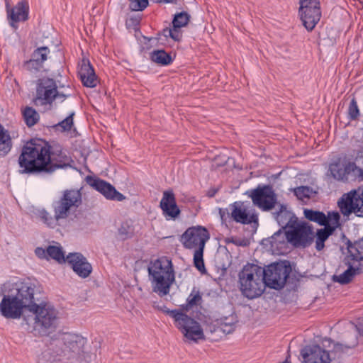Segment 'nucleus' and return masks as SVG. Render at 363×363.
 Here are the masks:
<instances>
[{
	"label": "nucleus",
	"mask_w": 363,
	"mask_h": 363,
	"mask_svg": "<svg viewBox=\"0 0 363 363\" xmlns=\"http://www.w3.org/2000/svg\"><path fill=\"white\" fill-rule=\"evenodd\" d=\"M356 197H358V201L359 203H360V205L362 206H363V189L359 191L358 190H357V196Z\"/></svg>",
	"instance_id": "obj_59"
},
{
	"label": "nucleus",
	"mask_w": 363,
	"mask_h": 363,
	"mask_svg": "<svg viewBox=\"0 0 363 363\" xmlns=\"http://www.w3.org/2000/svg\"><path fill=\"white\" fill-rule=\"evenodd\" d=\"M58 88L55 79L43 77L36 81V94L33 103L36 106L51 105L55 101L54 94Z\"/></svg>",
	"instance_id": "obj_12"
},
{
	"label": "nucleus",
	"mask_w": 363,
	"mask_h": 363,
	"mask_svg": "<svg viewBox=\"0 0 363 363\" xmlns=\"http://www.w3.org/2000/svg\"><path fill=\"white\" fill-rule=\"evenodd\" d=\"M160 208L167 220H175L181 215V209L177 203L175 194L172 189L163 192L160 202Z\"/></svg>",
	"instance_id": "obj_20"
},
{
	"label": "nucleus",
	"mask_w": 363,
	"mask_h": 363,
	"mask_svg": "<svg viewBox=\"0 0 363 363\" xmlns=\"http://www.w3.org/2000/svg\"><path fill=\"white\" fill-rule=\"evenodd\" d=\"M333 233L328 229L323 228L318 229L315 234V249L318 251H321L325 247V242L331 236Z\"/></svg>",
	"instance_id": "obj_39"
},
{
	"label": "nucleus",
	"mask_w": 363,
	"mask_h": 363,
	"mask_svg": "<svg viewBox=\"0 0 363 363\" xmlns=\"http://www.w3.org/2000/svg\"><path fill=\"white\" fill-rule=\"evenodd\" d=\"M286 239L294 247L306 248L314 240L313 227L306 221L298 220L291 229L285 231Z\"/></svg>",
	"instance_id": "obj_8"
},
{
	"label": "nucleus",
	"mask_w": 363,
	"mask_h": 363,
	"mask_svg": "<svg viewBox=\"0 0 363 363\" xmlns=\"http://www.w3.org/2000/svg\"><path fill=\"white\" fill-rule=\"evenodd\" d=\"M24 306L9 289L0 302V315L6 319H20L27 311Z\"/></svg>",
	"instance_id": "obj_14"
},
{
	"label": "nucleus",
	"mask_w": 363,
	"mask_h": 363,
	"mask_svg": "<svg viewBox=\"0 0 363 363\" xmlns=\"http://www.w3.org/2000/svg\"><path fill=\"white\" fill-rule=\"evenodd\" d=\"M342 238L345 240V244L347 246V257L353 259L354 262L362 263L363 262V237L352 242L345 234H342Z\"/></svg>",
	"instance_id": "obj_26"
},
{
	"label": "nucleus",
	"mask_w": 363,
	"mask_h": 363,
	"mask_svg": "<svg viewBox=\"0 0 363 363\" xmlns=\"http://www.w3.org/2000/svg\"><path fill=\"white\" fill-rule=\"evenodd\" d=\"M23 117L28 127L33 126L40 119L39 113L35 108L30 106L26 107L23 111Z\"/></svg>",
	"instance_id": "obj_38"
},
{
	"label": "nucleus",
	"mask_w": 363,
	"mask_h": 363,
	"mask_svg": "<svg viewBox=\"0 0 363 363\" xmlns=\"http://www.w3.org/2000/svg\"><path fill=\"white\" fill-rule=\"evenodd\" d=\"M35 255L43 259H48V257H47V247L45 249L41 247H38L35 248Z\"/></svg>",
	"instance_id": "obj_53"
},
{
	"label": "nucleus",
	"mask_w": 363,
	"mask_h": 363,
	"mask_svg": "<svg viewBox=\"0 0 363 363\" xmlns=\"http://www.w3.org/2000/svg\"><path fill=\"white\" fill-rule=\"evenodd\" d=\"M348 336L350 340H344L343 342H335L330 337H324L322 340V345L324 347H330L333 345L330 351L328 350L329 359L332 362L341 363L346 355H349V351L354 349L359 343L358 337L356 335L349 333Z\"/></svg>",
	"instance_id": "obj_11"
},
{
	"label": "nucleus",
	"mask_w": 363,
	"mask_h": 363,
	"mask_svg": "<svg viewBox=\"0 0 363 363\" xmlns=\"http://www.w3.org/2000/svg\"><path fill=\"white\" fill-rule=\"evenodd\" d=\"M218 213H219L220 217V216H225L226 214L228 216H230V213H228V208H225L224 209V208H219Z\"/></svg>",
	"instance_id": "obj_60"
},
{
	"label": "nucleus",
	"mask_w": 363,
	"mask_h": 363,
	"mask_svg": "<svg viewBox=\"0 0 363 363\" xmlns=\"http://www.w3.org/2000/svg\"><path fill=\"white\" fill-rule=\"evenodd\" d=\"M340 215L337 211H329L325 215L324 228L333 233L340 226Z\"/></svg>",
	"instance_id": "obj_35"
},
{
	"label": "nucleus",
	"mask_w": 363,
	"mask_h": 363,
	"mask_svg": "<svg viewBox=\"0 0 363 363\" xmlns=\"http://www.w3.org/2000/svg\"><path fill=\"white\" fill-rule=\"evenodd\" d=\"M170 263H172V261L167 259V264H163L160 259H155L153 262H151L152 266L147 267L148 275H150V269L151 272H160V274H166L167 269L169 268Z\"/></svg>",
	"instance_id": "obj_43"
},
{
	"label": "nucleus",
	"mask_w": 363,
	"mask_h": 363,
	"mask_svg": "<svg viewBox=\"0 0 363 363\" xmlns=\"http://www.w3.org/2000/svg\"><path fill=\"white\" fill-rule=\"evenodd\" d=\"M191 308H192V307L186 301V303L180 305L179 308L175 309L180 314H179L178 318H174V325L179 323H185V321L186 322L188 320H192L193 318L186 314V312H188Z\"/></svg>",
	"instance_id": "obj_41"
},
{
	"label": "nucleus",
	"mask_w": 363,
	"mask_h": 363,
	"mask_svg": "<svg viewBox=\"0 0 363 363\" xmlns=\"http://www.w3.org/2000/svg\"><path fill=\"white\" fill-rule=\"evenodd\" d=\"M82 203L81 189H65L62 191L60 198L52 203L55 213L53 216L44 208L38 211V216L45 225L53 228L57 225L58 220L66 219L69 216L72 208L77 209Z\"/></svg>",
	"instance_id": "obj_3"
},
{
	"label": "nucleus",
	"mask_w": 363,
	"mask_h": 363,
	"mask_svg": "<svg viewBox=\"0 0 363 363\" xmlns=\"http://www.w3.org/2000/svg\"><path fill=\"white\" fill-rule=\"evenodd\" d=\"M23 67L27 71L33 73L39 72L42 68H43V65L40 63L37 59L32 57L30 60L23 62Z\"/></svg>",
	"instance_id": "obj_46"
},
{
	"label": "nucleus",
	"mask_w": 363,
	"mask_h": 363,
	"mask_svg": "<svg viewBox=\"0 0 363 363\" xmlns=\"http://www.w3.org/2000/svg\"><path fill=\"white\" fill-rule=\"evenodd\" d=\"M231 208L230 216L233 220L242 225H252V231L256 232L259 225L258 215L255 210L251 211L243 206L241 201H235L230 205Z\"/></svg>",
	"instance_id": "obj_18"
},
{
	"label": "nucleus",
	"mask_w": 363,
	"mask_h": 363,
	"mask_svg": "<svg viewBox=\"0 0 363 363\" xmlns=\"http://www.w3.org/2000/svg\"><path fill=\"white\" fill-rule=\"evenodd\" d=\"M157 35L163 36L165 41H167L168 38H171L174 42H181L183 38V34L177 32V30H175L172 25L171 27H166L162 30L158 31Z\"/></svg>",
	"instance_id": "obj_40"
},
{
	"label": "nucleus",
	"mask_w": 363,
	"mask_h": 363,
	"mask_svg": "<svg viewBox=\"0 0 363 363\" xmlns=\"http://www.w3.org/2000/svg\"><path fill=\"white\" fill-rule=\"evenodd\" d=\"M228 317H223L220 319V332L227 335L230 334L235 331V323L227 322Z\"/></svg>",
	"instance_id": "obj_47"
},
{
	"label": "nucleus",
	"mask_w": 363,
	"mask_h": 363,
	"mask_svg": "<svg viewBox=\"0 0 363 363\" xmlns=\"http://www.w3.org/2000/svg\"><path fill=\"white\" fill-rule=\"evenodd\" d=\"M13 292L27 311L33 315L24 316L21 323L35 336H50L57 326V311L43 299L42 289L36 280L23 279L12 284Z\"/></svg>",
	"instance_id": "obj_1"
},
{
	"label": "nucleus",
	"mask_w": 363,
	"mask_h": 363,
	"mask_svg": "<svg viewBox=\"0 0 363 363\" xmlns=\"http://www.w3.org/2000/svg\"><path fill=\"white\" fill-rule=\"evenodd\" d=\"M165 274H160V272H151L150 270L149 279L151 281L153 291L158 292L161 296L169 293L171 286L175 281V272L172 263L169 264Z\"/></svg>",
	"instance_id": "obj_15"
},
{
	"label": "nucleus",
	"mask_w": 363,
	"mask_h": 363,
	"mask_svg": "<svg viewBox=\"0 0 363 363\" xmlns=\"http://www.w3.org/2000/svg\"><path fill=\"white\" fill-rule=\"evenodd\" d=\"M298 13L302 24L312 31L321 18L320 0H299Z\"/></svg>",
	"instance_id": "obj_10"
},
{
	"label": "nucleus",
	"mask_w": 363,
	"mask_h": 363,
	"mask_svg": "<svg viewBox=\"0 0 363 363\" xmlns=\"http://www.w3.org/2000/svg\"><path fill=\"white\" fill-rule=\"evenodd\" d=\"M218 188H210L206 193V196L209 198H213L218 193Z\"/></svg>",
	"instance_id": "obj_57"
},
{
	"label": "nucleus",
	"mask_w": 363,
	"mask_h": 363,
	"mask_svg": "<svg viewBox=\"0 0 363 363\" xmlns=\"http://www.w3.org/2000/svg\"><path fill=\"white\" fill-rule=\"evenodd\" d=\"M237 242V239H235V238H233V237H232V238H227V239L225 240V242H226V243H230V242H231V243L235 244V242Z\"/></svg>",
	"instance_id": "obj_62"
},
{
	"label": "nucleus",
	"mask_w": 363,
	"mask_h": 363,
	"mask_svg": "<svg viewBox=\"0 0 363 363\" xmlns=\"http://www.w3.org/2000/svg\"><path fill=\"white\" fill-rule=\"evenodd\" d=\"M355 328L359 335L363 337V318L357 320Z\"/></svg>",
	"instance_id": "obj_54"
},
{
	"label": "nucleus",
	"mask_w": 363,
	"mask_h": 363,
	"mask_svg": "<svg viewBox=\"0 0 363 363\" xmlns=\"http://www.w3.org/2000/svg\"><path fill=\"white\" fill-rule=\"evenodd\" d=\"M220 220L222 224H225L227 226L226 224V216H220Z\"/></svg>",
	"instance_id": "obj_64"
},
{
	"label": "nucleus",
	"mask_w": 363,
	"mask_h": 363,
	"mask_svg": "<svg viewBox=\"0 0 363 363\" xmlns=\"http://www.w3.org/2000/svg\"><path fill=\"white\" fill-rule=\"evenodd\" d=\"M155 308L162 312L163 313L166 314V315H168L169 316H170L173 320H174V318H178L179 316V314H180L176 310H174V309H169L165 304H162V305H157V306H155Z\"/></svg>",
	"instance_id": "obj_51"
},
{
	"label": "nucleus",
	"mask_w": 363,
	"mask_h": 363,
	"mask_svg": "<svg viewBox=\"0 0 363 363\" xmlns=\"http://www.w3.org/2000/svg\"><path fill=\"white\" fill-rule=\"evenodd\" d=\"M217 324H211L208 325L209 331L211 333L220 331V320H217Z\"/></svg>",
	"instance_id": "obj_55"
},
{
	"label": "nucleus",
	"mask_w": 363,
	"mask_h": 363,
	"mask_svg": "<svg viewBox=\"0 0 363 363\" xmlns=\"http://www.w3.org/2000/svg\"><path fill=\"white\" fill-rule=\"evenodd\" d=\"M346 178L351 176L353 179L363 181V169L359 167L354 162L347 161L345 165Z\"/></svg>",
	"instance_id": "obj_34"
},
{
	"label": "nucleus",
	"mask_w": 363,
	"mask_h": 363,
	"mask_svg": "<svg viewBox=\"0 0 363 363\" xmlns=\"http://www.w3.org/2000/svg\"><path fill=\"white\" fill-rule=\"evenodd\" d=\"M245 194L262 211H272L277 203V195L271 184H259L255 189L247 190Z\"/></svg>",
	"instance_id": "obj_9"
},
{
	"label": "nucleus",
	"mask_w": 363,
	"mask_h": 363,
	"mask_svg": "<svg viewBox=\"0 0 363 363\" xmlns=\"http://www.w3.org/2000/svg\"><path fill=\"white\" fill-rule=\"evenodd\" d=\"M360 115L359 109L355 97H353L350 103L347 110V118L350 121H356Z\"/></svg>",
	"instance_id": "obj_45"
},
{
	"label": "nucleus",
	"mask_w": 363,
	"mask_h": 363,
	"mask_svg": "<svg viewBox=\"0 0 363 363\" xmlns=\"http://www.w3.org/2000/svg\"><path fill=\"white\" fill-rule=\"evenodd\" d=\"M51 339L55 342V345L60 348L67 360L77 358L84 352V347L86 343V338L72 333H57Z\"/></svg>",
	"instance_id": "obj_7"
},
{
	"label": "nucleus",
	"mask_w": 363,
	"mask_h": 363,
	"mask_svg": "<svg viewBox=\"0 0 363 363\" xmlns=\"http://www.w3.org/2000/svg\"><path fill=\"white\" fill-rule=\"evenodd\" d=\"M79 66L78 76L83 86L89 88L96 86L98 77L89 60L88 58H83Z\"/></svg>",
	"instance_id": "obj_23"
},
{
	"label": "nucleus",
	"mask_w": 363,
	"mask_h": 363,
	"mask_svg": "<svg viewBox=\"0 0 363 363\" xmlns=\"http://www.w3.org/2000/svg\"><path fill=\"white\" fill-rule=\"evenodd\" d=\"M191 18V15L187 11H182L180 12H177L172 16L171 25L175 30H177V32L182 33L181 30L182 28L188 26Z\"/></svg>",
	"instance_id": "obj_31"
},
{
	"label": "nucleus",
	"mask_w": 363,
	"mask_h": 363,
	"mask_svg": "<svg viewBox=\"0 0 363 363\" xmlns=\"http://www.w3.org/2000/svg\"><path fill=\"white\" fill-rule=\"evenodd\" d=\"M50 53V49L47 46H42L34 50L31 57L38 60V61L43 65L45 61L48 59Z\"/></svg>",
	"instance_id": "obj_44"
},
{
	"label": "nucleus",
	"mask_w": 363,
	"mask_h": 363,
	"mask_svg": "<svg viewBox=\"0 0 363 363\" xmlns=\"http://www.w3.org/2000/svg\"><path fill=\"white\" fill-rule=\"evenodd\" d=\"M353 259L347 257V255L344 258V263L347 269L340 275L334 274L332 280L334 282L339 283L341 285L350 284L356 275H359L363 272V264L359 263L358 266H354Z\"/></svg>",
	"instance_id": "obj_22"
},
{
	"label": "nucleus",
	"mask_w": 363,
	"mask_h": 363,
	"mask_svg": "<svg viewBox=\"0 0 363 363\" xmlns=\"http://www.w3.org/2000/svg\"><path fill=\"white\" fill-rule=\"evenodd\" d=\"M202 301V295L199 290H196L195 287L193 288L191 294L186 298V301L193 308L199 304Z\"/></svg>",
	"instance_id": "obj_49"
},
{
	"label": "nucleus",
	"mask_w": 363,
	"mask_h": 363,
	"mask_svg": "<svg viewBox=\"0 0 363 363\" xmlns=\"http://www.w3.org/2000/svg\"><path fill=\"white\" fill-rule=\"evenodd\" d=\"M303 216L309 221L314 222L320 226H323L325 222V214L323 211L312 208H304Z\"/></svg>",
	"instance_id": "obj_33"
},
{
	"label": "nucleus",
	"mask_w": 363,
	"mask_h": 363,
	"mask_svg": "<svg viewBox=\"0 0 363 363\" xmlns=\"http://www.w3.org/2000/svg\"><path fill=\"white\" fill-rule=\"evenodd\" d=\"M69 157L60 145H51L41 138H32L22 147L18 163L20 174H51L69 166Z\"/></svg>",
	"instance_id": "obj_2"
},
{
	"label": "nucleus",
	"mask_w": 363,
	"mask_h": 363,
	"mask_svg": "<svg viewBox=\"0 0 363 363\" xmlns=\"http://www.w3.org/2000/svg\"><path fill=\"white\" fill-rule=\"evenodd\" d=\"M48 347L42 352L41 354L38 357V363H67L65 357L62 353L60 348L57 347L51 339Z\"/></svg>",
	"instance_id": "obj_25"
},
{
	"label": "nucleus",
	"mask_w": 363,
	"mask_h": 363,
	"mask_svg": "<svg viewBox=\"0 0 363 363\" xmlns=\"http://www.w3.org/2000/svg\"><path fill=\"white\" fill-rule=\"evenodd\" d=\"M346 160L343 162H341V158L338 157L329 165L328 171L330 173V176L335 180L337 181H347L348 178H346L345 165Z\"/></svg>",
	"instance_id": "obj_28"
},
{
	"label": "nucleus",
	"mask_w": 363,
	"mask_h": 363,
	"mask_svg": "<svg viewBox=\"0 0 363 363\" xmlns=\"http://www.w3.org/2000/svg\"><path fill=\"white\" fill-rule=\"evenodd\" d=\"M205 247H198L194 253L193 264L194 267L201 274H206L207 269L205 267L203 259V252Z\"/></svg>",
	"instance_id": "obj_37"
},
{
	"label": "nucleus",
	"mask_w": 363,
	"mask_h": 363,
	"mask_svg": "<svg viewBox=\"0 0 363 363\" xmlns=\"http://www.w3.org/2000/svg\"><path fill=\"white\" fill-rule=\"evenodd\" d=\"M12 141L10 134L4 127L0 124V156H6L11 150Z\"/></svg>",
	"instance_id": "obj_32"
},
{
	"label": "nucleus",
	"mask_w": 363,
	"mask_h": 363,
	"mask_svg": "<svg viewBox=\"0 0 363 363\" xmlns=\"http://www.w3.org/2000/svg\"><path fill=\"white\" fill-rule=\"evenodd\" d=\"M152 38H153V40L157 41V45H163V46L166 45V41L164 40V39H162V36L157 35V33L156 34L155 37H152Z\"/></svg>",
	"instance_id": "obj_58"
},
{
	"label": "nucleus",
	"mask_w": 363,
	"mask_h": 363,
	"mask_svg": "<svg viewBox=\"0 0 363 363\" xmlns=\"http://www.w3.org/2000/svg\"><path fill=\"white\" fill-rule=\"evenodd\" d=\"M88 185L101 194L107 200L123 201L126 197L119 192L113 185L96 176L86 177Z\"/></svg>",
	"instance_id": "obj_17"
},
{
	"label": "nucleus",
	"mask_w": 363,
	"mask_h": 363,
	"mask_svg": "<svg viewBox=\"0 0 363 363\" xmlns=\"http://www.w3.org/2000/svg\"><path fill=\"white\" fill-rule=\"evenodd\" d=\"M175 326L189 340L197 342L199 340L205 339L201 325L194 318L192 320H188L186 323H179L176 324Z\"/></svg>",
	"instance_id": "obj_21"
},
{
	"label": "nucleus",
	"mask_w": 363,
	"mask_h": 363,
	"mask_svg": "<svg viewBox=\"0 0 363 363\" xmlns=\"http://www.w3.org/2000/svg\"><path fill=\"white\" fill-rule=\"evenodd\" d=\"M74 111H72L64 120L53 125L56 130L60 128L61 132L69 131L74 125Z\"/></svg>",
	"instance_id": "obj_42"
},
{
	"label": "nucleus",
	"mask_w": 363,
	"mask_h": 363,
	"mask_svg": "<svg viewBox=\"0 0 363 363\" xmlns=\"http://www.w3.org/2000/svg\"><path fill=\"white\" fill-rule=\"evenodd\" d=\"M289 190L294 193L297 199L301 201H303L305 199H309L312 196L317 194V191H314L313 188L309 186H300L296 188H291Z\"/></svg>",
	"instance_id": "obj_36"
},
{
	"label": "nucleus",
	"mask_w": 363,
	"mask_h": 363,
	"mask_svg": "<svg viewBox=\"0 0 363 363\" xmlns=\"http://www.w3.org/2000/svg\"><path fill=\"white\" fill-rule=\"evenodd\" d=\"M143 38L145 40V44H147L149 42H150L151 40H153L152 37H147V36L143 35Z\"/></svg>",
	"instance_id": "obj_63"
},
{
	"label": "nucleus",
	"mask_w": 363,
	"mask_h": 363,
	"mask_svg": "<svg viewBox=\"0 0 363 363\" xmlns=\"http://www.w3.org/2000/svg\"><path fill=\"white\" fill-rule=\"evenodd\" d=\"M5 9L8 23L14 30H18L19 22H26L29 19L30 7L27 0H21L13 7L9 0H6Z\"/></svg>",
	"instance_id": "obj_16"
},
{
	"label": "nucleus",
	"mask_w": 363,
	"mask_h": 363,
	"mask_svg": "<svg viewBox=\"0 0 363 363\" xmlns=\"http://www.w3.org/2000/svg\"><path fill=\"white\" fill-rule=\"evenodd\" d=\"M294 266V262L284 259L262 267V274L264 286L277 291L282 289L286 284Z\"/></svg>",
	"instance_id": "obj_6"
},
{
	"label": "nucleus",
	"mask_w": 363,
	"mask_h": 363,
	"mask_svg": "<svg viewBox=\"0 0 363 363\" xmlns=\"http://www.w3.org/2000/svg\"><path fill=\"white\" fill-rule=\"evenodd\" d=\"M155 2L176 4L177 3V0H155Z\"/></svg>",
	"instance_id": "obj_61"
},
{
	"label": "nucleus",
	"mask_w": 363,
	"mask_h": 363,
	"mask_svg": "<svg viewBox=\"0 0 363 363\" xmlns=\"http://www.w3.org/2000/svg\"><path fill=\"white\" fill-rule=\"evenodd\" d=\"M71 96V94H65L63 91H60L58 90V88H57V93H55L54 94L55 101L56 99H59L60 102L61 103L65 101L67 98L70 97Z\"/></svg>",
	"instance_id": "obj_52"
},
{
	"label": "nucleus",
	"mask_w": 363,
	"mask_h": 363,
	"mask_svg": "<svg viewBox=\"0 0 363 363\" xmlns=\"http://www.w3.org/2000/svg\"><path fill=\"white\" fill-rule=\"evenodd\" d=\"M273 216L278 225L283 229H291L292 225L298 220V217L291 210L287 208V205L282 203L279 205L277 211L273 213Z\"/></svg>",
	"instance_id": "obj_24"
},
{
	"label": "nucleus",
	"mask_w": 363,
	"mask_h": 363,
	"mask_svg": "<svg viewBox=\"0 0 363 363\" xmlns=\"http://www.w3.org/2000/svg\"><path fill=\"white\" fill-rule=\"evenodd\" d=\"M141 18L140 16H131L126 19L125 26L127 29H133L135 32L140 31L139 25Z\"/></svg>",
	"instance_id": "obj_50"
},
{
	"label": "nucleus",
	"mask_w": 363,
	"mask_h": 363,
	"mask_svg": "<svg viewBox=\"0 0 363 363\" xmlns=\"http://www.w3.org/2000/svg\"><path fill=\"white\" fill-rule=\"evenodd\" d=\"M210 239L208 229L202 225L188 228L181 235L180 241L186 249L205 247L206 242Z\"/></svg>",
	"instance_id": "obj_13"
},
{
	"label": "nucleus",
	"mask_w": 363,
	"mask_h": 363,
	"mask_svg": "<svg viewBox=\"0 0 363 363\" xmlns=\"http://www.w3.org/2000/svg\"><path fill=\"white\" fill-rule=\"evenodd\" d=\"M262 271L261 266L248 262L238 274L240 289L248 299L257 298L264 293V284Z\"/></svg>",
	"instance_id": "obj_4"
},
{
	"label": "nucleus",
	"mask_w": 363,
	"mask_h": 363,
	"mask_svg": "<svg viewBox=\"0 0 363 363\" xmlns=\"http://www.w3.org/2000/svg\"><path fill=\"white\" fill-rule=\"evenodd\" d=\"M235 245L237 246L247 247L250 245V242L247 239H237V242H235Z\"/></svg>",
	"instance_id": "obj_56"
},
{
	"label": "nucleus",
	"mask_w": 363,
	"mask_h": 363,
	"mask_svg": "<svg viewBox=\"0 0 363 363\" xmlns=\"http://www.w3.org/2000/svg\"><path fill=\"white\" fill-rule=\"evenodd\" d=\"M135 235V227L133 222L130 220L123 221L118 228L117 238L121 241L131 239Z\"/></svg>",
	"instance_id": "obj_29"
},
{
	"label": "nucleus",
	"mask_w": 363,
	"mask_h": 363,
	"mask_svg": "<svg viewBox=\"0 0 363 363\" xmlns=\"http://www.w3.org/2000/svg\"><path fill=\"white\" fill-rule=\"evenodd\" d=\"M129 9L132 11H143L149 6V0H128Z\"/></svg>",
	"instance_id": "obj_48"
},
{
	"label": "nucleus",
	"mask_w": 363,
	"mask_h": 363,
	"mask_svg": "<svg viewBox=\"0 0 363 363\" xmlns=\"http://www.w3.org/2000/svg\"><path fill=\"white\" fill-rule=\"evenodd\" d=\"M286 230H287L281 228L271 237L263 239L261 244L267 247L269 246L272 249L278 247L279 245H283L285 243V240H286L285 235Z\"/></svg>",
	"instance_id": "obj_30"
},
{
	"label": "nucleus",
	"mask_w": 363,
	"mask_h": 363,
	"mask_svg": "<svg viewBox=\"0 0 363 363\" xmlns=\"http://www.w3.org/2000/svg\"><path fill=\"white\" fill-rule=\"evenodd\" d=\"M318 344L307 345L301 350L304 363H331L328 350Z\"/></svg>",
	"instance_id": "obj_19"
},
{
	"label": "nucleus",
	"mask_w": 363,
	"mask_h": 363,
	"mask_svg": "<svg viewBox=\"0 0 363 363\" xmlns=\"http://www.w3.org/2000/svg\"><path fill=\"white\" fill-rule=\"evenodd\" d=\"M47 260L52 259L59 264L67 262L74 272L83 279L89 277L92 272L91 264L81 252H70L65 257V252L61 246L48 245L47 247Z\"/></svg>",
	"instance_id": "obj_5"
},
{
	"label": "nucleus",
	"mask_w": 363,
	"mask_h": 363,
	"mask_svg": "<svg viewBox=\"0 0 363 363\" xmlns=\"http://www.w3.org/2000/svg\"><path fill=\"white\" fill-rule=\"evenodd\" d=\"M150 60L160 66L166 67L172 64L174 57L164 49H157L150 53Z\"/></svg>",
	"instance_id": "obj_27"
}]
</instances>
